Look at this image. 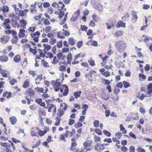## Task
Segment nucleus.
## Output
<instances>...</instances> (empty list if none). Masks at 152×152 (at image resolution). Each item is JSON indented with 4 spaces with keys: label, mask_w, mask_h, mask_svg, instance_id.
Segmentation results:
<instances>
[{
    "label": "nucleus",
    "mask_w": 152,
    "mask_h": 152,
    "mask_svg": "<svg viewBox=\"0 0 152 152\" xmlns=\"http://www.w3.org/2000/svg\"><path fill=\"white\" fill-rule=\"evenodd\" d=\"M117 50L120 52L124 51L126 48V44L123 41L117 42L115 44Z\"/></svg>",
    "instance_id": "obj_1"
},
{
    "label": "nucleus",
    "mask_w": 152,
    "mask_h": 152,
    "mask_svg": "<svg viewBox=\"0 0 152 152\" xmlns=\"http://www.w3.org/2000/svg\"><path fill=\"white\" fill-rule=\"evenodd\" d=\"M80 15V12L79 10H78L76 12H75L72 17L70 19V20L73 22L76 21Z\"/></svg>",
    "instance_id": "obj_2"
},
{
    "label": "nucleus",
    "mask_w": 152,
    "mask_h": 152,
    "mask_svg": "<svg viewBox=\"0 0 152 152\" xmlns=\"http://www.w3.org/2000/svg\"><path fill=\"white\" fill-rule=\"evenodd\" d=\"M92 142V141L90 137H88L86 139V141L83 143L84 147L87 148L88 147H90Z\"/></svg>",
    "instance_id": "obj_3"
},
{
    "label": "nucleus",
    "mask_w": 152,
    "mask_h": 152,
    "mask_svg": "<svg viewBox=\"0 0 152 152\" xmlns=\"http://www.w3.org/2000/svg\"><path fill=\"white\" fill-rule=\"evenodd\" d=\"M10 37L8 36L4 35L1 38V42L3 44L6 43L9 40Z\"/></svg>",
    "instance_id": "obj_4"
},
{
    "label": "nucleus",
    "mask_w": 152,
    "mask_h": 152,
    "mask_svg": "<svg viewBox=\"0 0 152 152\" xmlns=\"http://www.w3.org/2000/svg\"><path fill=\"white\" fill-rule=\"evenodd\" d=\"M94 8L96 10H98L99 11H101L102 9V5L96 3L93 5Z\"/></svg>",
    "instance_id": "obj_5"
},
{
    "label": "nucleus",
    "mask_w": 152,
    "mask_h": 152,
    "mask_svg": "<svg viewBox=\"0 0 152 152\" xmlns=\"http://www.w3.org/2000/svg\"><path fill=\"white\" fill-rule=\"evenodd\" d=\"M26 94V95H30L31 97H33L35 94L34 92L31 88H29L27 90Z\"/></svg>",
    "instance_id": "obj_6"
},
{
    "label": "nucleus",
    "mask_w": 152,
    "mask_h": 152,
    "mask_svg": "<svg viewBox=\"0 0 152 152\" xmlns=\"http://www.w3.org/2000/svg\"><path fill=\"white\" fill-rule=\"evenodd\" d=\"M28 11V10L27 9H25L22 11H20L18 15L22 17L24 16L26 17L27 15L26 13Z\"/></svg>",
    "instance_id": "obj_7"
},
{
    "label": "nucleus",
    "mask_w": 152,
    "mask_h": 152,
    "mask_svg": "<svg viewBox=\"0 0 152 152\" xmlns=\"http://www.w3.org/2000/svg\"><path fill=\"white\" fill-rule=\"evenodd\" d=\"M25 31V30L24 29H20L19 32L18 34V37L20 38H22L25 36V34H24Z\"/></svg>",
    "instance_id": "obj_8"
},
{
    "label": "nucleus",
    "mask_w": 152,
    "mask_h": 152,
    "mask_svg": "<svg viewBox=\"0 0 152 152\" xmlns=\"http://www.w3.org/2000/svg\"><path fill=\"white\" fill-rule=\"evenodd\" d=\"M116 27L117 28H119L120 27H125V23L123 21L120 20L118 22L116 25Z\"/></svg>",
    "instance_id": "obj_9"
},
{
    "label": "nucleus",
    "mask_w": 152,
    "mask_h": 152,
    "mask_svg": "<svg viewBox=\"0 0 152 152\" xmlns=\"http://www.w3.org/2000/svg\"><path fill=\"white\" fill-rule=\"evenodd\" d=\"M64 111L63 109H59L58 110V111L57 113L58 118H61L64 115Z\"/></svg>",
    "instance_id": "obj_10"
},
{
    "label": "nucleus",
    "mask_w": 152,
    "mask_h": 152,
    "mask_svg": "<svg viewBox=\"0 0 152 152\" xmlns=\"http://www.w3.org/2000/svg\"><path fill=\"white\" fill-rule=\"evenodd\" d=\"M10 121L12 124H15L17 121V120L16 118L14 116L10 117L9 118Z\"/></svg>",
    "instance_id": "obj_11"
},
{
    "label": "nucleus",
    "mask_w": 152,
    "mask_h": 152,
    "mask_svg": "<svg viewBox=\"0 0 152 152\" xmlns=\"http://www.w3.org/2000/svg\"><path fill=\"white\" fill-rule=\"evenodd\" d=\"M62 86H64L65 87V89L64 90V91L63 93V95L64 96H66L67 95L69 92V89L68 86L66 85H63Z\"/></svg>",
    "instance_id": "obj_12"
},
{
    "label": "nucleus",
    "mask_w": 152,
    "mask_h": 152,
    "mask_svg": "<svg viewBox=\"0 0 152 152\" xmlns=\"http://www.w3.org/2000/svg\"><path fill=\"white\" fill-rule=\"evenodd\" d=\"M8 58L7 56L4 55L0 56V60L1 62H5L7 61Z\"/></svg>",
    "instance_id": "obj_13"
},
{
    "label": "nucleus",
    "mask_w": 152,
    "mask_h": 152,
    "mask_svg": "<svg viewBox=\"0 0 152 152\" xmlns=\"http://www.w3.org/2000/svg\"><path fill=\"white\" fill-rule=\"evenodd\" d=\"M148 91H147L149 94H151L152 93V83H150L147 86Z\"/></svg>",
    "instance_id": "obj_14"
},
{
    "label": "nucleus",
    "mask_w": 152,
    "mask_h": 152,
    "mask_svg": "<svg viewBox=\"0 0 152 152\" xmlns=\"http://www.w3.org/2000/svg\"><path fill=\"white\" fill-rule=\"evenodd\" d=\"M65 5L64 4H58L57 7L58 8V9L60 10L63 9L64 11H66V8L63 9Z\"/></svg>",
    "instance_id": "obj_15"
},
{
    "label": "nucleus",
    "mask_w": 152,
    "mask_h": 152,
    "mask_svg": "<svg viewBox=\"0 0 152 152\" xmlns=\"http://www.w3.org/2000/svg\"><path fill=\"white\" fill-rule=\"evenodd\" d=\"M68 43L71 46L74 45L75 44V42L72 38H70L68 39Z\"/></svg>",
    "instance_id": "obj_16"
},
{
    "label": "nucleus",
    "mask_w": 152,
    "mask_h": 152,
    "mask_svg": "<svg viewBox=\"0 0 152 152\" xmlns=\"http://www.w3.org/2000/svg\"><path fill=\"white\" fill-rule=\"evenodd\" d=\"M18 39V37L17 36H14L11 40L12 43L13 44L17 43Z\"/></svg>",
    "instance_id": "obj_17"
},
{
    "label": "nucleus",
    "mask_w": 152,
    "mask_h": 152,
    "mask_svg": "<svg viewBox=\"0 0 152 152\" xmlns=\"http://www.w3.org/2000/svg\"><path fill=\"white\" fill-rule=\"evenodd\" d=\"M14 60L16 62L18 63L21 60L20 56L19 55H17L15 56L14 58Z\"/></svg>",
    "instance_id": "obj_18"
},
{
    "label": "nucleus",
    "mask_w": 152,
    "mask_h": 152,
    "mask_svg": "<svg viewBox=\"0 0 152 152\" xmlns=\"http://www.w3.org/2000/svg\"><path fill=\"white\" fill-rule=\"evenodd\" d=\"M123 33V31H117L115 33V35L116 36V37H118L122 36Z\"/></svg>",
    "instance_id": "obj_19"
},
{
    "label": "nucleus",
    "mask_w": 152,
    "mask_h": 152,
    "mask_svg": "<svg viewBox=\"0 0 152 152\" xmlns=\"http://www.w3.org/2000/svg\"><path fill=\"white\" fill-rule=\"evenodd\" d=\"M20 23L22 25V24L23 26H22V27L26 28L25 26H26L27 23L26 21L24 19H21L20 21Z\"/></svg>",
    "instance_id": "obj_20"
},
{
    "label": "nucleus",
    "mask_w": 152,
    "mask_h": 152,
    "mask_svg": "<svg viewBox=\"0 0 152 152\" xmlns=\"http://www.w3.org/2000/svg\"><path fill=\"white\" fill-rule=\"evenodd\" d=\"M123 83L124 84V87L125 88H128L131 86L129 83L125 81H123Z\"/></svg>",
    "instance_id": "obj_21"
},
{
    "label": "nucleus",
    "mask_w": 152,
    "mask_h": 152,
    "mask_svg": "<svg viewBox=\"0 0 152 152\" xmlns=\"http://www.w3.org/2000/svg\"><path fill=\"white\" fill-rule=\"evenodd\" d=\"M81 91H76L74 92V95L75 96V98L77 99L78 97H80L81 94Z\"/></svg>",
    "instance_id": "obj_22"
},
{
    "label": "nucleus",
    "mask_w": 152,
    "mask_h": 152,
    "mask_svg": "<svg viewBox=\"0 0 152 152\" xmlns=\"http://www.w3.org/2000/svg\"><path fill=\"white\" fill-rule=\"evenodd\" d=\"M95 132L97 133L99 135H101L102 134V132L101 130L98 128L95 129L94 130Z\"/></svg>",
    "instance_id": "obj_23"
},
{
    "label": "nucleus",
    "mask_w": 152,
    "mask_h": 152,
    "mask_svg": "<svg viewBox=\"0 0 152 152\" xmlns=\"http://www.w3.org/2000/svg\"><path fill=\"white\" fill-rule=\"evenodd\" d=\"M29 86V83L28 81H25L23 85V87L24 88H26Z\"/></svg>",
    "instance_id": "obj_24"
},
{
    "label": "nucleus",
    "mask_w": 152,
    "mask_h": 152,
    "mask_svg": "<svg viewBox=\"0 0 152 152\" xmlns=\"http://www.w3.org/2000/svg\"><path fill=\"white\" fill-rule=\"evenodd\" d=\"M1 145L2 146L5 147H10V144H8L5 142L3 143L1 142Z\"/></svg>",
    "instance_id": "obj_25"
},
{
    "label": "nucleus",
    "mask_w": 152,
    "mask_h": 152,
    "mask_svg": "<svg viewBox=\"0 0 152 152\" xmlns=\"http://www.w3.org/2000/svg\"><path fill=\"white\" fill-rule=\"evenodd\" d=\"M1 10L4 12H7L9 11V7L8 6H3Z\"/></svg>",
    "instance_id": "obj_26"
},
{
    "label": "nucleus",
    "mask_w": 152,
    "mask_h": 152,
    "mask_svg": "<svg viewBox=\"0 0 152 152\" xmlns=\"http://www.w3.org/2000/svg\"><path fill=\"white\" fill-rule=\"evenodd\" d=\"M40 117V118H41V116L42 115H45V112L44 111L40 109H39L38 111Z\"/></svg>",
    "instance_id": "obj_27"
},
{
    "label": "nucleus",
    "mask_w": 152,
    "mask_h": 152,
    "mask_svg": "<svg viewBox=\"0 0 152 152\" xmlns=\"http://www.w3.org/2000/svg\"><path fill=\"white\" fill-rule=\"evenodd\" d=\"M92 18L94 20V21L95 22H97L99 20V18L96 15L94 14L92 15Z\"/></svg>",
    "instance_id": "obj_28"
},
{
    "label": "nucleus",
    "mask_w": 152,
    "mask_h": 152,
    "mask_svg": "<svg viewBox=\"0 0 152 152\" xmlns=\"http://www.w3.org/2000/svg\"><path fill=\"white\" fill-rule=\"evenodd\" d=\"M103 132L104 134L107 137H110L111 135V133L107 131L104 130L103 131Z\"/></svg>",
    "instance_id": "obj_29"
},
{
    "label": "nucleus",
    "mask_w": 152,
    "mask_h": 152,
    "mask_svg": "<svg viewBox=\"0 0 152 152\" xmlns=\"http://www.w3.org/2000/svg\"><path fill=\"white\" fill-rule=\"evenodd\" d=\"M64 14L65 13L63 11H60L59 14H58V18L59 19L63 17Z\"/></svg>",
    "instance_id": "obj_30"
},
{
    "label": "nucleus",
    "mask_w": 152,
    "mask_h": 152,
    "mask_svg": "<svg viewBox=\"0 0 152 152\" xmlns=\"http://www.w3.org/2000/svg\"><path fill=\"white\" fill-rule=\"evenodd\" d=\"M40 144V140H39L37 141L36 143L32 146V148H36L37 146L39 145Z\"/></svg>",
    "instance_id": "obj_31"
},
{
    "label": "nucleus",
    "mask_w": 152,
    "mask_h": 152,
    "mask_svg": "<svg viewBox=\"0 0 152 152\" xmlns=\"http://www.w3.org/2000/svg\"><path fill=\"white\" fill-rule=\"evenodd\" d=\"M83 43L82 41H79L77 43V47L78 48H80L83 46Z\"/></svg>",
    "instance_id": "obj_32"
},
{
    "label": "nucleus",
    "mask_w": 152,
    "mask_h": 152,
    "mask_svg": "<svg viewBox=\"0 0 152 152\" xmlns=\"http://www.w3.org/2000/svg\"><path fill=\"white\" fill-rule=\"evenodd\" d=\"M82 126V124L79 122L76 123L75 125V126L76 128H79Z\"/></svg>",
    "instance_id": "obj_33"
},
{
    "label": "nucleus",
    "mask_w": 152,
    "mask_h": 152,
    "mask_svg": "<svg viewBox=\"0 0 152 152\" xmlns=\"http://www.w3.org/2000/svg\"><path fill=\"white\" fill-rule=\"evenodd\" d=\"M56 41V39L52 38L50 39V43L51 45H53L55 44Z\"/></svg>",
    "instance_id": "obj_34"
},
{
    "label": "nucleus",
    "mask_w": 152,
    "mask_h": 152,
    "mask_svg": "<svg viewBox=\"0 0 152 152\" xmlns=\"http://www.w3.org/2000/svg\"><path fill=\"white\" fill-rule=\"evenodd\" d=\"M57 45L58 48H61L63 46L62 40H61L57 42Z\"/></svg>",
    "instance_id": "obj_35"
},
{
    "label": "nucleus",
    "mask_w": 152,
    "mask_h": 152,
    "mask_svg": "<svg viewBox=\"0 0 152 152\" xmlns=\"http://www.w3.org/2000/svg\"><path fill=\"white\" fill-rule=\"evenodd\" d=\"M88 62L89 64L92 66H94L95 65L94 61V60L92 59L89 60L88 61Z\"/></svg>",
    "instance_id": "obj_36"
},
{
    "label": "nucleus",
    "mask_w": 152,
    "mask_h": 152,
    "mask_svg": "<svg viewBox=\"0 0 152 152\" xmlns=\"http://www.w3.org/2000/svg\"><path fill=\"white\" fill-rule=\"evenodd\" d=\"M17 82V81L14 78L12 79L9 81L10 84L11 85H13L15 83Z\"/></svg>",
    "instance_id": "obj_37"
},
{
    "label": "nucleus",
    "mask_w": 152,
    "mask_h": 152,
    "mask_svg": "<svg viewBox=\"0 0 152 152\" xmlns=\"http://www.w3.org/2000/svg\"><path fill=\"white\" fill-rule=\"evenodd\" d=\"M93 124L94 127H98L99 126V122L98 120H95L94 121Z\"/></svg>",
    "instance_id": "obj_38"
},
{
    "label": "nucleus",
    "mask_w": 152,
    "mask_h": 152,
    "mask_svg": "<svg viewBox=\"0 0 152 152\" xmlns=\"http://www.w3.org/2000/svg\"><path fill=\"white\" fill-rule=\"evenodd\" d=\"M122 135V133L119 132L116 133L115 134V136H116L118 139H120Z\"/></svg>",
    "instance_id": "obj_39"
},
{
    "label": "nucleus",
    "mask_w": 152,
    "mask_h": 152,
    "mask_svg": "<svg viewBox=\"0 0 152 152\" xmlns=\"http://www.w3.org/2000/svg\"><path fill=\"white\" fill-rule=\"evenodd\" d=\"M137 151L138 152H145V149L140 147H139L137 148Z\"/></svg>",
    "instance_id": "obj_40"
},
{
    "label": "nucleus",
    "mask_w": 152,
    "mask_h": 152,
    "mask_svg": "<svg viewBox=\"0 0 152 152\" xmlns=\"http://www.w3.org/2000/svg\"><path fill=\"white\" fill-rule=\"evenodd\" d=\"M128 150V148L124 146H122L121 148V151L122 152H126Z\"/></svg>",
    "instance_id": "obj_41"
},
{
    "label": "nucleus",
    "mask_w": 152,
    "mask_h": 152,
    "mask_svg": "<svg viewBox=\"0 0 152 152\" xmlns=\"http://www.w3.org/2000/svg\"><path fill=\"white\" fill-rule=\"evenodd\" d=\"M29 52L33 54L34 55H35L37 53V50L33 49L31 48H30V49H29Z\"/></svg>",
    "instance_id": "obj_42"
},
{
    "label": "nucleus",
    "mask_w": 152,
    "mask_h": 152,
    "mask_svg": "<svg viewBox=\"0 0 152 152\" xmlns=\"http://www.w3.org/2000/svg\"><path fill=\"white\" fill-rule=\"evenodd\" d=\"M81 29L82 31H86L88 28L85 25H81L80 26Z\"/></svg>",
    "instance_id": "obj_43"
},
{
    "label": "nucleus",
    "mask_w": 152,
    "mask_h": 152,
    "mask_svg": "<svg viewBox=\"0 0 152 152\" xmlns=\"http://www.w3.org/2000/svg\"><path fill=\"white\" fill-rule=\"evenodd\" d=\"M129 136L134 139H136V137L135 134H134L132 132H130L129 133Z\"/></svg>",
    "instance_id": "obj_44"
},
{
    "label": "nucleus",
    "mask_w": 152,
    "mask_h": 152,
    "mask_svg": "<svg viewBox=\"0 0 152 152\" xmlns=\"http://www.w3.org/2000/svg\"><path fill=\"white\" fill-rule=\"evenodd\" d=\"M62 30L63 31V33L65 36H68L70 35V33L68 31L64 30V29Z\"/></svg>",
    "instance_id": "obj_45"
},
{
    "label": "nucleus",
    "mask_w": 152,
    "mask_h": 152,
    "mask_svg": "<svg viewBox=\"0 0 152 152\" xmlns=\"http://www.w3.org/2000/svg\"><path fill=\"white\" fill-rule=\"evenodd\" d=\"M59 69L61 71H65L66 70V67L64 65H61L59 66Z\"/></svg>",
    "instance_id": "obj_46"
},
{
    "label": "nucleus",
    "mask_w": 152,
    "mask_h": 152,
    "mask_svg": "<svg viewBox=\"0 0 152 152\" xmlns=\"http://www.w3.org/2000/svg\"><path fill=\"white\" fill-rule=\"evenodd\" d=\"M103 75H104L106 77L109 76L110 75V73L108 71L104 72L102 73Z\"/></svg>",
    "instance_id": "obj_47"
},
{
    "label": "nucleus",
    "mask_w": 152,
    "mask_h": 152,
    "mask_svg": "<svg viewBox=\"0 0 152 152\" xmlns=\"http://www.w3.org/2000/svg\"><path fill=\"white\" fill-rule=\"evenodd\" d=\"M57 121L55 123V125L56 126H58L60 123V121H61V119H59V118H58V117H56V118Z\"/></svg>",
    "instance_id": "obj_48"
},
{
    "label": "nucleus",
    "mask_w": 152,
    "mask_h": 152,
    "mask_svg": "<svg viewBox=\"0 0 152 152\" xmlns=\"http://www.w3.org/2000/svg\"><path fill=\"white\" fill-rule=\"evenodd\" d=\"M131 73L129 70H127L126 71V72L125 74L126 77H130Z\"/></svg>",
    "instance_id": "obj_49"
},
{
    "label": "nucleus",
    "mask_w": 152,
    "mask_h": 152,
    "mask_svg": "<svg viewBox=\"0 0 152 152\" xmlns=\"http://www.w3.org/2000/svg\"><path fill=\"white\" fill-rule=\"evenodd\" d=\"M75 123V120L72 119H70L69 120L68 124L69 125H72Z\"/></svg>",
    "instance_id": "obj_50"
},
{
    "label": "nucleus",
    "mask_w": 152,
    "mask_h": 152,
    "mask_svg": "<svg viewBox=\"0 0 152 152\" xmlns=\"http://www.w3.org/2000/svg\"><path fill=\"white\" fill-rule=\"evenodd\" d=\"M150 40H152V38L151 37H148L147 36H146V37L143 40V41L146 42H147L148 41Z\"/></svg>",
    "instance_id": "obj_51"
},
{
    "label": "nucleus",
    "mask_w": 152,
    "mask_h": 152,
    "mask_svg": "<svg viewBox=\"0 0 152 152\" xmlns=\"http://www.w3.org/2000/svg\"><path fill=\"white\" fill-rule=\"evenodd\" d=\"M103 141L104 142H107L109 143H111L112 142V140L110 138L104 139L103 140Z\"/></svg>",
    "instance_id": "obj_52"
},
{
    "label": "nucleus",
    "mask_w": 152,
    "mask_h": 152,
    "mask_svg": "<svg viewBox=\"0 0 152 152\" xmlns=\"http://www.w3.org/2000/svg\"><path fill=\"white\" fill-rule=\"evenodd\" d=\"M150 69V66L149 64H146L144 67L145 70V71H148Z\"/></svg>",
    "instance_id": "obj_53"
},
{
    "label": "nucleus",
    "mask_w": 152,
    "mask_h": 152,
    "mask_svg": "<svg viewBox=\"0 0 152 152\" xmlns=\"http://www.w3.org/2000/svg\"><path fill=\"white\" fill-rule=\"evenodd\" d=\"M129 17V15L128 13H127L126 15L122 17V19L123 20H126V18H128Z\"/></svg>",
    "instance_id": "obj_54"
},
{
    "label": "nucleus",
    "mask_w": 152,
    "mask_h": 152,
    "mask_svg": "<svg viewBox=\"0 0 152 152\" xmlns=\"http://www.w3.org/2000/svg\"><path fill=\"white\" fill-rule=\"evenodd\" d=\"M119 88H122L123 87V84L121 82H118L116 85Z\"/></svg>",
    "instance_id": "obj_55"
},
{
    "label": "nucleus",
    "mask_w": 152,
    "mask_h": 152,
    "mask_svg": "<svg viewBox=\"0 0 152 152\" xmlns=\"http://www.w3.org/2000/svg\"><path fill=\"white\" fill-rule=\"evenodd\" d=\"M139 76L144 80H145L146 78V76L145 75L141 73L139 74Z\"/></svg>",
    "instance_id": "obj_56"
},
{
    "label": "nucleus",
    "mask_w": 152,
    "mask_h": 152,
    "mask_svg": "<svg viewBox=\"0 0 152 152\" xmlns=\"http://www.w3.org/2000/svg\"><path fill=\"white\" fill-rule=\"evenodd\" d=\"M51 30V27L50 26H47L45 28V32L48 33L50 32Z\"/></svg>",
    "instance_id": "obj_57"
},
{
    "label": "nucleus",
    "mask_w": 152,
    "mask_h": 152,
    "mask_svg": "<svg viewBox=\"0 0 152 152\" xmlns=\"http://www.w3.org/2000/svg\"><path fill=\"white\" fill-rule=\"evenodd\" d=\"M105 116L106 117H108L110 113V110H106L105 111Z\"/></svg>",
    "instance_id": "obj_58"
},
{
    "label": "nucleus",
    "mask_w": 152,
    "mask_h": 152,
    "mask_svg": "<svg viewBox=\"0 0 152 152\" xmlns=\"http://www.w3.org/2000/svg\"><path fill=\"white\" fill-rule=\"evenodd\" d=\"M42 15V14H40L39 16H35L34 17V18L35 19V20H38L39 19H40L41 18V15Z\"/></svg>",
    "instance_id": "obj_59"
},
{
    "label": "nucleus",
    "mask_w": 152,
    "mask_h": 152,
    "mask_svg": "<svg viewBox=\"0 0 152 152\" xmlns=\"http://www.w3.org/2000/svg\"><path fill=\"white\" fill-rule=\"evenodd\" d=\"M69 48H63L62 52L63 53H64L65 52H66L69 51Z\"/></svg>",
    "instance_id": "obj_60"
},
{
    "label": "nucleus",
    "mask_w": 152,
    "mask_h": 152,
    "mask_svg": "<svg viewBox=\"0 0 152 152\" xmlns=\"http://www.w3.org/2000/svg\"><path fill=\"white\" fill-rule=\"evenodd\" d=\"M97 147H100V149L102 150H103L104 148V146L102 144H97Z\"/></svg>",
    "instance_id": "obj_61"
},
{
    "label": "nucleus",
    "mask_w": 152,
    "mask_h": 152,
    "mask_svg": "<svg viewBox=\"0 0 152 152\" xmlns=\"http://www.w3.org/2000/svg\"><path fill=\"white\" fill-rule=\"evenodd\" d=\"M42 101V100L41 99H35V102L39 104H40Z\"/></svg>",
    "instance_id": "obj_62"
},
{
    "label": "nucleus",
    "mask_w": 152,
    "mask_h": 152,
    "mask_svg": "<svg viewBox=\"0 0 152 152\" xmlns=\"http://www.w3.org/2000/svg\"><path fill=\"white\" fill-rule=\"evenodd\" d=\"M50 5V4L48 2H45L43 4V7L45 8L48 7Z\"/></svg>",
    "instance_id": "obj_63"
},
{
    "label": "nucleus",
    "mask_w": 152,
    "mask_h": 152,
    "mask_svg": "<svg viewBox=\"0 0 152 152\" xmlns=\"http://www.w3.org/2000/svg\"><path fill=\"white\" fill-rule=\"evenodd\" d=\"M130 152H134L135 148L133 146H131L129 147Z\"/></svg>",
    "instance_id": "obj_64"
}]
</instances>
